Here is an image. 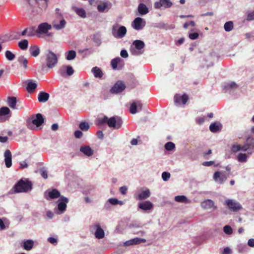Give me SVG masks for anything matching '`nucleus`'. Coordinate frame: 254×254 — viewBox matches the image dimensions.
<instances>
[{"label": "nucleus", "instance_id": "obj_37", "mask_svg": "<svg viewBox=\"0 0 254 254\" xmlns=\"http://www.w3.org/2000/svg\"><path fill=\"white\" fill-rule=\"evenodd\" d=\"M75 11L81 17L85 18L86 17V12L83 8H76Z\"/></svg>", "mask_w": 254, "mask_h": 254}, {"label": "nucleus", "instance_id": "obj_15", "mask_svg": "<svg viewBox=\"0 0 254 254\" xmlns=\"http://www.w3.org/2000/svg\"><path fill=\"white\" fill-rule=\"evenodd\" d=\"M143 22V21L141 18L137 17L134 19L132 22V27L136 30H141L144 26V24H142Z\"/></svg>", "mask_w": 254, "mask_h": 254}, {"label": "nucleus", "instance_id": "obj_38", "mask_svg": "<svg viewBox=\"0 0 254 254\" xmlns=\"http://www.w3.org/2000/svg\"><path fill=\"white\" fill-rule=\"evenodd\" d=\"M18 62L22 64L23 67L26 68L27 67L28 61L27 60L24 58L23 56H21L18 59Z\"/></svg>", "mask_w": 254, "mask_h": 254}, {"label": "nucleus", "instance_id": "obj_5", "mask_svg": "<svg viewBox=\"0 0 254 254\" xmlns=\"http://www.w3.org/2000/svg\"><path fill=\"white\" fill-rule=\"evenodd\" d=\"M225 204L229 209L234 212L238 211L242 208V205L238 202L232 199L226 200Z\"/></svg>", "mask_w": 254, "mask_h": 254}, {"label": "nucleus", "instance_id": "obj_19", "mask_svg": "<svg viewBox=\"0 0 254 254\" xmlns=\"http://www.w3.org/2000/svg\"><path fill=\"white\" fill-rule=\"evenodd\" d=\"M138 207L143 210H149L153 208V204L150 201H146L144 202L140 203Z\"/></svg>", "mask_w": 254, "mask_h": 254}, {"label": "nucleus", "instance_id": "obj_40", "mask_svg": "<svg viewBox=\"0 0 254 254\" xmlns=\"http://www.w3.org/2000/svg\"><path fill=\"white\" fill-rule=\"evenodd\" d=\"M79 127L82 131H87L89 128V125L86 122H82L79 124Z\"/></svg>", "mask_w": 254, "mask_h": 254}, {"label": "nucleus", "instance_id": "obj_59", "mask_svg": "<svg viewBox=\"0 0 254 254\" xmlns=\"http://www.w3.org/2000/svg\"><path fill=\"white\" fill-rule=\"evenodd\" d=\"M110 203L113 205H116L119 203V200L117 198H110L109 199Z\"/></svg>", "mask_w": 254, "mask_h": 254}, {"label": "nucleus", "instance_id": "obj_3", "mask_svg": "<svg viewBox=\"0 0 254 254\" xmlns=\"http://www.w3.org/2000/svg\"><path fill=\"white\" fill-rule=\"evenodd\" d=\"M46 61L47 66L49 68H52L57 65L58 58L55 53L50 50H48L46 55Z\"/></svg>", "mask_w": 254, "mask_h": 254}, {"label": "nucleus", "instance_id": "obj_34", "mask_svg": "<svg viewBox=\"0 0 254 254\" xmlns=\"http://www.w3.org/2000/svg\"><path fill=\"white\" fill-rule=\"evenodd\" d=\"M28 30V36H33L37 34H38L37 28L35 26H32L29 28H27Z\"/></svg>", "mask_w": 254, "mask_h": 254}, {"label": "nucleus", "instance_id": "obj_13", "mask_svg": "<svg viewBox=\"0 0 254 254\" xmlns=\"http://www.w3.org/2000/svg\"><path fill=\"white\" fill-rule=\"evenodd\" d=\"M188 96L184 94L182 96L176 94L174 97V101L176 104L185 105L188 101Z\"/></svg>", "mask_w": 254, "mask_h": 254}, {"label": "nucleus", "instance_id": "obj_26", "mask_svg": "<svg viewBox=\"0 0 254 254\" xmlns=\"http://www.w3.org/2000/svg\"><path fill=\"white\" fill-rule=\"evenodd\" d=\"M7 104L12 109H16V98L15 97H8L7 98Z\"/></svg>", "mask_w": 254, "mask_h": 254}, {"label": "nucleus", "instance_id": "obj_11", "mask_svg": "<svg viewBox=\"0 0 254 254\" xmlns=\"http://www.w3.org/2000/svg\"><path fill=\"white\" fill-rule=\"evenodd\" d=\"M59 203L58 205V210L61 212L63 213L66 208V204L68 202V199L67 198L62 196L60 197V199L59 200Z\"/></svg>", "mask_w": 254, "mask_h": 254}, {"label": "nucleus", "instance_id": "obj_51", "mask_svg": "<svg viewBox=\"0 0 254 254\" xmlns=\"http://www.w3.org/2000/svg\"><path fill=\"white\" fill-rule=\"evenodd\" d=\"M65 67L66 69V74L68 76L72 75L74 73V70L72 67L69 65L65 66Z\"/></svg>", "mask_w": 254, "mask_h": 254}, {"label": "nucleus", "instance_id": "obj_31", "mask_svg": "<svg viewBox=\"0 0 254 254\" xmlns=\"http://www.w3.org/2000/svg\"><path fill=\"white\" fill-rule=\"evenodd\" d=\"M96 238L102 239L104 238L105 234L104 230L98 225L97 226V229L95 233Z\"/></svg>", "mask_w": 254, "mask_h": 254}, {"label": "nucleus", "instance_id": "obj_35", "mask_svg": "<svg viewBox=\"0 0 254 254\" xmlns=\"http://www.w3.org/2000/svg\"><path fill=\"white\" fill-rule=\"evenodd\" d=\"M18 47L21 50H26L28 45V41L26 39H24L21 41H20L18 44Z\"/></svg>", "mask_w": 254, "mask_h": 254}, {"label": "nucleus", "instance_id": "obj_17", "mask_svg": "<svg viewBox=\"0 0 254 254\" xmlns=\"http://www.w3.org/2000/svg\"><path fill=\"white\" fill-rule=\"evenodd\" d=\"M201 206L204 209H210L213 208L215 209L216 207L214 205L213 201L211 199H207L201 202Z\"/></svg>", "mask_w": 254, "mask_h": 254}, {"label": "nucleus", "instance_id": "obj_6", "mask_svg": "<svg viewBox=\"0 0 254 254\" xmlns=\"http://www.w3.org/2000/svg\"><path fill=\"white\" fill-rule=\"evenodd\" d=\"M52 29V25L47 22H44L40 24L37 28L38 34H47L48 36H51V34H48L49 30Z\"/></svg>", "mask_w": 254, "mask_h": 254}, {"label": "nucleus", "instance_id": "obj_55", "mask_svg": "<svg viewBox=\"0 0 254 254\" xmlns=\"http://www.w3.org/2000/svg\"><path fill=\"white\" fill-rule=\"evenodd\" d=\"M17 35L18 36V37H17V36H15V37H14L15 39H19V36L20 35H21V36H25V35H27L28 36V30H27V28L25 29L21 33H17Z\"/></svg>", "mask_w": 254, "mask_h": 254}, {"label": "nucleus", "instance_id": "obj_2", "mask_svg": "<svg viewBox=\"0 0 254 254\" xmlns=\"http://www.w3.org/2000/svg\"><path fill=\"white\" fill-rule=\"evenodd\" d=\"M14 188L16 192H27L32 190V184L27 180L21 179L14 186Z\"/></svg>", "mask_w": 254, "mask_h": 254}, {"label": "nucleus", "instance_id": "obj_25", "mask_svg": "<svg viewBox=\"0 0 254 254\" xmlns=\"http://www.w3.org/2000/svg\"><path fill=\"white\" fill-rule=\"evenodd\" d=\"M30 54L34 57H37L40 54V49L36 45L31 46L29 49Z\"/></svg>", "mask_w": 254, "mask_h": 254}, {"label": "nucleus", "instance_id": "obj_1", "mask_svg": "<svg viewBox=\"0 0 254 254\" xmlns=\"http://www.w3.org/2000/svg\"><path fill=\"white\" fill-rule=\"evenodd\" d=\"M105 123L108 125L109 127L118 129L121 127L123 121L121 117L118 116L108 118L107 116H105L102 118L98 119V125H102Z\"/></svg>", "mask_w": 254, "mask_h": 254}, {"label": "nucleus", "instance_id": "obj_49", "mask_svg": "<svg viewBox=\"0 0 254 254\" xmlns=\"http://www.w3.org/2000/svg\"><path fill=\"white\" fill-rule=\"evenodd\" d=\"M223 230L224 232L228 235H230L233 233V230L232 228L229 225H226L224 226Z\"/></svg>", "mask_w": 254, "mask_h": 254}, {"label": "nucleus", "instance_id": "obj_53", "mask_svg": "<svg viewBox=\"0 0 254 254\" xmlns=\"http://www.w3.org/2000/svg\"><path fill=\"white\" fill-rule=\"evenodd\" d=\"M251 146L247 142L243 145H240V151H246L248 150Z\"/></svg>", "mask_w": 254, "mask_h": 254}, {"label": "nucleus", "instance_id": "obj_43", "mask_svg": "<svg viewBox=\"0 0 254 254\" xmlns=\"http://www.w3.org/2000/svg\"><path fill=\"white\" fill-rule=\"evenodd\" d=\"M247 155L246 154L240 153L238 154L237 159L240 162H245L247 161Z\"/></svg>", "mask_w": 254, "mask_h": 254}, {"label": "nucleus", "instance_id": "obj_36", "mask_svg": "<svg viewBox=\"0 0 254 254\" xmlns=\"http://www.w3.org/2000/svg\"><path fill=\"white\" fill-rule=\"evenodd\" d=\"M234 27V24L232 21H228L226 22L224 25V29L227 32H229L231 31Z\"/></svg>", "mask_w": 254, "mask_h": 254}, {"label": "nucleus", "instance_id": "obj_45", "mask_svg": "<svg viewBox=\"0 0 254 254\" xmlns=\"http://www.w3.org/2000/svg\"><path fill=\"white\" fill-rule=\"evenodd\" d=\"M5 57L8 60L12 61L15 58V56L10 51H6L5 52Z\"/></svg>", "mask_w": 254, "mask_h": 254}, {"label": "nucleus", "instance_id": "obj_14", "mask_svg": "<svg viewBox=\"0 0 254 254\" xmlns=\"http://www.w3.org/2000/svg\"><path fill=\"white\" fill-rule=\"evenodd\" d=\"M4 162L7 168H10L12 165V155L10 151L7 149L4 153Z\"/></svg>", "mask_w": 254, "mask_h": 254}, {"label": "nucleus", "instance_id": "obj_22", "mask_svg": "<svg viewBox=\"0 0 254 254\" xmlns=\"http://www.w3.org/2000/svg\"><path fill=\"white\" fill-rule=\"evenodd\" d=\"M49 98V94L45 92H41L38 95V101L39 102H46Z\"/></svg>", "mask_w": 254, "mask_h": 254}, {"label": "nucleus", "instance_id": "obj_41", "mask_svg": "<svg viewBox=\"0 0 254 254\" xmlns=\"http://www.w3.org/2000/svg\"><path fill=\"white\" fill-rule=\"evenodd\" d=\"M175 200L180 202H187V198L184 195H177L175 196Z\"/></svg>", "mask_w": 254, "mask_h": 254}, {"label": "nucleus", "instance_id": "obj_30", "mask_svg": "<svg viewBox=\"0 0 254 254\" xmlns=\"http://www.w3.org/2000/svg\"><path fill=\"white\" fill-rule=\"evenodd\" d=\"M92 72L95 77L101 78L103 76V73L102 70L97 66L94 67L92 69Z\"/></svg>", "mask_w": 254, "mask_h": 254}, {"label": "nucleus", "instance_id": "obj_58", "mask_svg": "<svg viewBox=\"0 0 254 254\" xmlns=\"http://www.w3.org/2000/svg\"><path fill=\"white\" fill-rule=\"evenodd\" d=\"M254 19V10L249 13L247 16V20L248 21H251Z\"/></svg>", "mask_w": 254, "mask_h": 254}, {"label": "nucleus", "instance_id": "obj_64", "mask_svg": "<svg viewBox=\"0 0 254 254\" xmlns=\"http://www.w3.org/2000/svg\"><path fill=\"white\" fill-rule=\"evenodd\" d=\"M248 245L251 247H254V239H250L248 242Z\"/></svg>", "mask_w": 254, "mask_h": 254}, {"label": "nucleus", "instance_id": "obj_47", "mask_svg": "<svg viewBox=\"0 0 254 254\" xmlns=\"http://www.w3.org/2000/svg\"><path fill=\"white\" fill-rule=\"evenodd\" d=\"M130 112L132 114H134L137 112V104L135 102L132 103L130 105Z\"/></svg>", "mask_w": 254, "mask_h": 254}, {"label": "nucleus", "instance_id": "obj_60", "mask_svg": "<svg viewBox=\"0 0 254 254\" xmlns=\"http://www.w3.org/2000/svg\"><path fill=\"white\" fill-rule=\"evenodd\" d=\"M214 163V162L213 161H205V162H203L202 163V165L204 166H210L213 165Z\"/></svg>", "mask_w": 254, "mask_h": 254}, {"label": "nucleus", "instance_id": "obj_44", "mask_svg": "<svg viewBox=\"0 0 254 254\" xmlns=\"http://www.w3.org/2000/svg\"><path fill=\"white\" fill-rule=\"evenodd\" d=\"M237 87H238V86H237V84L234 82H231L230 83H227L224 86V88L225 89L237 88Z\"/></svg>", "mask_w": 254, "mask_h": 254}, {"label": "nucleus", "instance_id": "obj_16", "mask_svg": "<svg viewBox=\"0 0 254 254\" xmlns=\"http://www.w3.org/2000/svg\"><path fill=\"white\" fill-rule=\"evenodd\" d=\"M213 179L216 182L220 184H222L227 179V178L226 176L221 172L216 171L214 174Z\"/></svg>", "mask_w": 254, "mask_h": 254}, {"label": "nucleus", "instance_id": "obj_63", "mask_svg": "<svg viewBox=\"0 0 254 254\" xmlns=\"http://www.w3.org/2000/svg\"><path fill=\"white\" fill-rule=\"evenodd\" d=\"M231 253V250L228 247H226L224 249L222 254H230Z\"/></svg>", "mask_w": 254, "mask_h": 254}, {"label": "nucleus", "instance_id": "obj_56", "mask_svg": "<svg viewBox=\"0 0 254 254\" xmlns=\"http://www.w3.org/2000/svg\"><path fill=\"white\" fill-rule=\"evenodd\" d=\"M83 135V133L81 131L77 130L74 132V136L76 138H80Z\"/></svg>", "mask_w": 254, "mask_h": 254}, {"label": "nucleus", "instance_id": "obj_54", "mask_svg": "<svg viewBox=\"0 0 254 254\" xmlns=\"http://www.w3.org/2000/svg\"><path fill=\"white\" fill-rule=\"evenodd\" d=\"M198 36L199 35L197 32L190 33L189 35V37L191 40H195L198 38Z\"/></svg>", "mask_w": 254, "mask_h": 254}, {"label": "nucleus", "instance_id": "obj_8", "mask_svg": "<svg viewBox=\"0 0 254 254\" xmlns=\"http://www.w3.org/2000/svg\"><path fill=\"white\" fill-rule=\"evenodd\" d=\"M126 88L125 83L121 81H119L117 82L110 90L112 93H119L124 91Z\"/></svg>", "mask_w": 254, "mask_h": 254}, {"label": "nucleus", "instance_id": "obj_48", "mask_svg": "<svg viewBox=\"0 0 254 254\" xmlns=\"http://www.w3.org/2000/svg\"><path fill=\"white\" fill-rule=\"evenodd\" d=\"M231 151L233 153H236L240 151V145L239 144H233L232 146Z\"/></svg>", "mask_w": 254, "mask_h": 254}, {"label": "nucleus", "instance_id": "obj_20", "mask_svg": "<svg viewBox=\"0 0 254 254\" xmlns=\"http://www.w3.org/2000/svg\"><path fill=\"white\" fill-rule=\"evenodd\" d=\"M145 241H146V240L144 239L135 238L131 239L128 241H127L125 243V245L127 246H130V245H136V244H140L141 243H144Z\"/></svg>", "mask_w": 254, "mask_h": 254}, {"label": "nucleus", "instance_id": "obj_29", "mask_svg": "<svg viewBox=\"0 0 254 254\" xmlns=\"http://www.w3.org/2000/svg\"><path fill=\"white\" fill-rule=\"evenodd\" d=\"M132 45L134 46L135 49L138 50H141L145 46L144 43L139 40H136L134 41L133 42Z\"/></svg>", "mask_w": 254, "mask_h": 254}, {"label": "nucleus", "instance_id": "obj_52", "mask_svg": "<svg viewBox=\"0 0 254 254\" xmlns=\"http://www.w3.org/2000/svg\"><path fill=\"white\" fill-rule=\"evenodd\" d=\"M162 178L164 181H167L170 178V174L167 172H164L162 174Z\"/></svg>", "mask_w": 254, "mask_h": 254}, {"label": "nucleus", "instance_id": "obj_32", "mask_svg": "<svg viewBox=\"0 0 254 254\" xmlns=\"http://www.w3.org/2000/svg\"><path fill=\"white\" fill-rule=\"evenodd\" d=\"M66 59L68 61L73 60L76 57V52L74 50H70L66 53Z\"/></svg>", "mask_w": 254, "mask_h": 254}, {"label": "nucleus", "instance_id": "obj_33", "mask_svg": "<svg viewBox=\"0 0 254 254\" xmlns=\"http://www.w3.org/2000/svg\"><path fill=\"white\" fill-rule=\"evenodd\" d=\"M37 87V84L33 82H29L27 84V86L26 87V90L28 92L31 93L34 91V90Z\"/></svg>", "mask_w": 254, "mask_h": 254}, {"label": "nucleus", "instance_id": "obj_9", "mask_svg": "<svg viewBox=\"0 0 254 254\" xmlns=\"http://www.w3.org/2000/svg\"><path fill=\"white\" fill-rule=\"evenodd\" d=\"M10 111L8 107H3L0 108V122H3L8 120L10 116Z\"/></svg>", "mask_w": 254, "mask_h": 254}, {"label": "nucleus", "instance_id": "obj_39", "mask_svg": "<svg viewBox=\"0 0 254 254\" xmlns=\"http://www.w3.org/2000/svg\"><path fill=\"white\" fill-rule=\"evenodd\" d=\"M220 129L219 126L216 123H212L209 126V129L212 132H216Z\"/></svg>", "mask_w": 254, "mask_h": 254}, {"label": "nucleus", "instance_id": "obj_10", "mask_svg": "<svg viewBox=\"0 0 254 254\" xmlns=\"http://www.w3.org/2000/svg\"><path fill=\"white\" fill-rule=\"evenodd\" d=\"M31 123L37 127H39L44 123V118L42 114H37L31 117Z\"/></svg>", "mask_w": 254, "mask_h": 254}, {"label": "nucleus", "instance_id": "obj_42", "mask_svg": "<svg viewBox=\"0 0 254 254\" xmlns=\"http://www.w3.org/2000/svg\"><path fill=\"white\" fill-rule=\"evenodd\" d=\"M175 147V144L172 142H168L165 145V149L168 151H172Z\"/></svg>", "mask_w": 254, "mask_h": 254}, {"label": "nucleus", "instance_id": "obj_23", "mask_svg": "<svg viewBox=\"0 0 254 254\" xmlns=\"http://www.w3.org/2000/svg\"><path fill=\"white\" fill-rule=\"evenodd\" d=\"M138 11L140 14L144 15L148 12V9L146 5L142 3H139L138 6Z\"/></svg>", "mask_w": 254, "mask_h": 254}, {"label": "nucleus", "instance_id": "obj_7", "mask_svg": "<svg viewBox=\"0 0 254 254\" xmlns=\"http://www.w3.org/2000/svg\"><path fill=\"white\" fill-rule=\"evenodd\" d=\"M60 9L59 8L56 9L57 14L59 18H62L60 21V23H57L56 21L55 20L53 23V26L54 28L57 30L63 29L65 26L66 21L63 18L62 15L59 13Z\"/></svg>", "mask_w": 254, "mask_h": 254}, {"label": "nucleus", "instance_id": "obj_21", "mask_svg": "<svg viewBox=\"0 0 254 254\" xmlns=\"http://www.w3.org/2000/svg\"><path fill=\"white\" fill-rule=\"evenodd\" d=\"M150 195V192L148 189L141 192L136 197L138 200H143L147 198Z\"/></svg>", "mask_w": 254, "mask_h": 254}, {"label": "nucleus", "instance_id": "obj_57", "mask_svg": "<svg viewBox=\"0 0 254 254\" xmlns=\"http://www.w3.org/2000/svg\"><path fill=\"white\" fill-rule=\"evenodd\" d=\"M127 188L126 186H123L120 188V191L123 194H126Z\"/></svg>", "mask_w": 254, "mask_h": 254}, {"label": "nucleus", "instance_id": "obj_28", "mask_svg": "<svg viewBox=\"0 0 254 254\" xmlns=\"http://www.w3.org/2000/svg\"><path fill=\"white\" fill-rule=\"evenodd\" d=\"M34 246V242L31 240H27L23 243V248L27 251L31 250Z\"/></svg>", "mask_w": 254, "mask_h": 254}, {"label": "nucleus", "instance_id": "obj_4", "mask_svg": "<svg viewBox=\"0 0 254 254\" xmlns=\"http://www.w3.org/2000/svg\"><path fill=\"white\" fill-rule=\"evenodd\" d=\"M127 33V29L124 26H120L118 29V25H114L112 28V33L114 37L122 38L124 37Z\"/></svg>", "mask_w": 254, "mask_h": 254}, {"label": "nucleus", "instance_id": "obj_61", "mask_svg": "<svg viewBox=\"0 0 254 254\" xmlns=\"http://www.w3.org/2000/svg\"><path fill=\"white\" fill-rule=\"evenodd\" d=\"M121 56L124 58H126L128 57V53L126 50H123L121 52Z\"/></svg>", "mask_w": 254, "mask_h": 254}, {"label": "nucleus", "instance_id": "obj_27", "mask_svg": "<svg viewBox=\"0 0 254 254\" xmlns=\"http://www.w3.org/2000/svg\"><path fill=\"white\" fill-rule=\"evenodd\" d=\"M49 196L51 199L57 198L61 197L60 191L57 189H53L48 193Z\"/></svg>", "mask_w": 254, "mask_h": 254}, {"label": "nucleus", "instance_id": "obj_12", "mask_svg": "<svg viewBox=\"0 0 254 254\" xmlns=\"http://www.w3.org/2000/svg\"><path fill=\"white\" fill-rule=\"evenodd\" d=\"M172 2L170 0H160L159 1L155 2L154 7L158 9L161 7L164 8L170 7L172 5Z\"/></svg>", "mask_w": 254, "mask_h": 254}, {"label": "nucleus", "instance_id": "obj_18", "mask_svg": "<svg viewBox=\"0 0 254 254\" xmlns=\"http://www.w3.org/2000/svg\"><path fill=\"white\" fill-rule=\"evenodd\" d=\"M80 151L87 156H91L93 154V150L88 145L81 146Z\"/></svg>", "mask_w": 254, "mask_h": 254}, {"label": "nucleus", "instance_id": "obj_50", "mask_svg": "<svg viewBox=\"0 0 254 254\" xmlns=\"http://www.w3.org/2000/svg\"><path fill=\"white\" fill-rule=\"evenodd\" d=\"M107 4L106 3H104L101 4H99L97 6V9L100 12H104V10L107 8Z\"/></svg>", "mask_w": 254, "mask_h": 254}, {"label": "nucleus", "instance_id": "obj_46", "mask_svg": "<svg viewBox=\"0 0 254 254\" xmlns=\"http://www.w3.org/2000/svg\"><path fill=\"white\" fill-rule=\"evenodd\" d=\"M246 142L250 144V146L254 147V136L249 135L246 139Z\"/></svg>", "mask_w": 254, "mask_h": 254}, {"label": "nucleus", "instance_id": "obj_24", "mask_svg": "<svg viewBox=\"0 0 254 254\" xmlns=\"http://www.w3.org/2000/svg\"><path fill=\"white\" fill-rule=\"evenodd\" d=\"M121 61H122V60L120 57H117L115 59H113L111 61V66H112V68L114 69H121L122 66L121 67H119V68L117 67L118 65L120 64V63L121 62Z\"/></svg>", "mask_w": 254, "mask_h": 254}, {"label": "nucleus", "instance_id": "obj_62", "mask_svg": "<svg viewBox=\"0 0 254 254\" xmlns=\"http://www.w3.org/2000/svg\"><path fill=\"white\" fill-rule=\"evenodd\" d=\"M48 241L52 244H55L57 243V240L53 237H49L48 239Z\"/></svg>", "mask_w": 254, "mask_h": 254}]
</instances>
